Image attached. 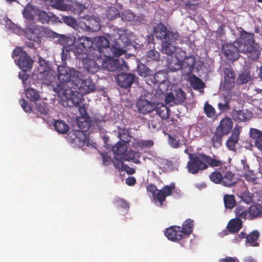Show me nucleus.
I'll list each match as a JSON object with an SVG mask.
<instances>
[{"instance_id": "obj_1", "label": "nucleus", "mask_w": 262, "mask_h": 262, "mask_svg": "<svg viewBox=\"0 0 262 262\" xmlns=\"http://www.w3.org/2000/svg\"><path fill=\"white\" fill-rule=\"evenodd\" d=\"M57 70L58 82L53 85V91L56 93H59L60 89L62 91L70 88L68 85V83L69 82H71L73 86L74 83L77 82L78 76L81 75L80 72L73 68L58 66Z\"/></svg>"}, {"instance_id": "obj_2", "label": "nucleus", "mask_w": 262, "mask_h": 262, "mask_svg": "<svg viewBox=\"0 0 262 262\" xmlns=\"http://www.w3.org/2000/svg\"><path fill=\"white\" fill-rule=\"evenodd\" d=\"M178 54V53H177L173 61H169V59H167L168 68L173 72L182 69L187 74L192 73L195 65L194 58L192 56H185L182 61L179 58Z\"/></svg>"}, {"instance_id": "obj_3", "label": "nucleus", "mask_w": 262, "mask_h": 262, "mask_svg": "<svg viewBox=\"0 0 262 262\" xmlns=\"http://www.w3.org/2000/svg\"><path fill=\"white\" fill-rule=\"evenodd\" d=\"M94 42L92 38L86 36H79L76 38L75 43L72 47V51L76 56L86 54L94 55Z\"/></svg>"}, {"instance_id": "obj_4", "label": "nucleus", "mask_w": 262, "mask_h": 262, "mask_svg": "<svg viewBox=\"0 0 262 262\" xmlns=\"http://www.w3.org/2000/svg\"><path fill=\"white\" fill-rule=\"evenodd\" d=\"M12 57L22 71L27 72L31 70L32 68L33 60L21 48L17 47L13 50Z\"/></svg>"}, {"instance_id": "obj_5", "label": "nucleus", "mask_w": 262, "mask_h": 262, "mask_svg": "<svg viewBox=\"0 0 262 262\" xmlns=\"http://www.w3.org/2000/svg\"><path fill=\"white\" fill-rule=\"evenodd\" d=\"M42 32L46 34L47 37H55L57 36V33L47 28L36 25H32L27 27L26 31V36L30 40L39 42L41 41L40 38L42 35Z\"/></svg>"}, {"instance_id": "obj_6", "label": "nucleus", "mask_w": 262, "mask_h": 262, "mask_svg": "<svg viewBox=\"0 0 262 262\" xmlns=\"http://www.w3.org/2000/svg\"><path fill=\"white\" fill-rule=\"evenodd\" d=\"M94 55L93 57L99 59L101 56L109 57L110 54H107L108 50H111L110 41L107 38L104 36H97L94 38Z\"/></svg>"}, {"instance_id": "obj_7", "label": "nucleus", "mask_w": 262, "mask_h": 262, "mask_svg": "<svg viewBox=\"0 0 262 262\" xmlns=\"http://www.w3.org/2000/svg\"><path fill=\"white\" fill-rule=\"evenodd\" d=\"M38 62L39 64L38 68L39 72L38 76L46 84H52L55 79V73L51 68L49 62L44 59L41 56H39Z\"/></svg>"}, {"instance_id": "obj_8", "label": "nucleus", "mask_w": 262, "mask_h": 262, "mask_svg": "<svg viewBox=\"0 0 262 262\" xmlns=\"http://www.w3.org/2000/svg\"><path fill=\"white\" fill-rule=\"evenodd\" d=\"M125 32V30L122 28L116 27L113 29L112 35L114 36L116 40V45L119 46V47L113 48L112 52L113 55L116 57H119L125 53V51L121 48L122 45L120 43L121 41L122 46H125L127 43V39L126 37Z\"/></svg>"}, {"instance_id": "obj_9", "label": "nucleus", "mask_w": 262, "mask_h": 262, "mask_svg": "<svg viewBox=\"0 0 262 262\" xmlns=\"http://www.w3.org/2000/svg\"><path fill=\"white\" fill-rule=\"evenodd\" d=\"M153 32L156 37L161 40H173L178 38L179 33L168 30L166 26L162 23L157 24L153 28Z\"/></svg>"}, {"instance_id": "obj_10", "label": "nucleus", "mask_w": 262, "mask_h": 262, "mask_svg": "<svg viewBox=\"0 0 262 262\" xmlns=\"http://www.w3.org/2000/svg\"><path fill=\"white\" fill-rule=\"evenodd\" d=\"M188 171L191 174H196L208 168V166L201 159L200 153L198 155H189V160L187 164Z\"/></svg>"}, {"instance_id": "obj_11", "label": "nucleus", "mask_w": 262, "mask_h": 262, "mask_svg": "<svg viewBox=\"0 0 262 262\" xmlns=\"http://www.w3.org/2000/svg\"><path fill=\"white\" fill-rule=\"evenodd\" d=\"M77 82L74 83L73 88L75 89V92L81 96L91 93L95 90V84L90 79L82 80L80 76H79Z\"/></svg>"}, {"instance_id": "obj_12", "label": "nucleus", "mask_w": 262, "mask_h": 262, "mask_svg": "<svg viewBox=\"0 0 262 262\" xmlns=\"http://www.w3.org/2000/svg\"><path fill=\"white\" fill-rule=\"evenodd\" d=\"M58 42L62 46V60H65L66 58L70 56L69 51L72 50L71 48L74 46L76 41V37L72 36H65L64 35H59L57 34Z\"/></svg>"}, {"instance_id": "obj_13", "label": "nucleus", "mask_w": 262, "mask_h": 262, "mask_svg": "<svg viewBox=\"0 0 262 262\" xmlns=\"http://www.w3.org/2000/svg\"><path fill=\"white\" fill-rule=\"evenodd\" d=\"M149 93L146 92L144 94V97L141 96L136 102V107L138 112L142 115H147L152 112L155 108V102L148 100L146 98H148Z\"/></svg>"}, {"instance_id": "obj_14", "label": "nucleus", "mask_w": 262, "mask_h": 262, "mask_svg": "<svg viewBox=\"0 0 262 262\" xmlns=\"http://www.w3.org/2000/svg\"><path fill=\"white\" fill-rule=\"evenodd\" d=\"M57 94L62 100L67 101V102L71 103V104H69L70 106L72 105L75 106H79V104H81V97L82 96L78 93L76 95L72 91L71 88L62 91L60 89V92Z\"/></svg>"}, {"instance_id": "obj_15", "label": "nucleus", "mask_w": 262, "mask_h": 262, "mask_svg": "<svg viewBox=\"0 0 262 262\" xmlns=\"http://www.w3.org/2000/svg\"><path fill=\"white\" fill-rule=\"evenodd\" d=\"M80 24L86 31L91 32L99 31L101 28L99 19L89 15L84 17Z\"/></svg>"}, {"instance_id": "obj_16", "label": "nucleus", "mask_w": 262, "mask_h": 262, "mask_svg": "<svg viewBox=\"0 0 262 262\" xmlns=\"http://www.w3.org/2000/svg\"><path fill=\"white\" fill-rule=\"evenodd\" d=\"M175 189V185L171 183L169 185H165L161 189L158 190L157 193L154 195V200L159 203V206L162 207L163 202L165 201L166 198L170 196Z\"/></svg>"}, {"instance_id": "obj_17", "label": "nucleus", "mask_w": 262, "mask_h": 262, "mask_svg": "<svg viewBox=\"0 0 262 262\" xmlns=\"http://www.w3.org/2000/svg\"><path fill=\"white\" fill-rule=\"evenodd\" d=\"M135 78L136 75L134 74L122 72L117 75L116 81L120 87L127 89L131 87Z\"/></svg>"}, {"instance_id": "obj_18", "label": "nucleus", "mask_w": 262, "mask_h": 262, "mask_svg": "<svg viewBox=\"0 0 262 262\" xmlns=\"http://www.w3.org/2000/svg\"><path fill=\"white\" fill-rule=\"evenodd\" d=\"M222 50L224 55L228 60L234 61L238 58L241 48L238 49L233 44L227 43L223 45Z\"/></svg>"}, {"instance_id": "obj_19", "label": "nucleus", "mask_w": 262, "mask_h": 262, "mask_svg": "<svg viewBox=\"0 0 262 262\" xmlns=\"http://www.w3.org/2000/svg\"><path fill=\"white\" fill-rule=\"evenodd\" d=\"M224 73L223 86L227 91L231 90L235 84V74L231 67L225 68Z\"/></svg>"}, {"instance_id": "obj_20", "label": "nucleus", "mask_w": 262, "mask_h": 262, "mask_svg": "<svg viewBox=\"0 0 262 262\" xmlns=\"http://www.w3.org/2000/svg\"><path fill=\"white\" fill-rule=\"evenodd\" d=\"M239 48H241V52L246 54L251 60H257L260 54L259 48L253 45H241Z\"/></svg>"}, {"instance_id": "obj_21", "label": "nucleus", "mask_w": 262, "mask_h": 262, "mask_svg": "<svg viewBox=\"0 0 262 262\" xmlns=\"http://www.w3.org/2000/svg\"><path fill=\"white\" fill-rule=\"evenodd\" d=\"M164 234L169 240L173 242L185 238L181 231V227L178 226H172L167 228Z\"/></svg>"}, {"instance_id": "obj_22", "label": "nucleus", "mask_w": 262, "mask_h": 262, "mask_svg": "<svg viewBox=\"0 0 262 262\" xmlns=\"http://www.w3.org/2000/svg\"><path fill=\"white\" fill-rule=\"evenodd\" d=\"M82 63L83 68L90 73L94 74L100 69V66L96 60L88 57L83 58Z\"/></svg>"}, {"instance_id": "obj_23", "label": "nucleus", "mask_w": 262, "mask_h": 262, "mask_svg": "<svg viewBox=\"0 0 262 262\" xmlns=\"http://www.w3.org/2000/svg\"><path fill=\"white\" fill-rule=\"evenodd\" d=\"M232 127L233 122L231 119L226 117L221 120L220 125L216 129L224 135H227L230 133Z\"/></svg>"}, {"instance_id": "obj_24", "label": "nucleus", "mask_w": 262, "mask_h": 262, "mask_svg": "<svg viewBox=\"0 0 262 262\" xmlns=\"http://www.w3.org/2000/svg\"><path fill=\"white\" fill-rule=\"evenodd\" d=\"M177 39L178 38H175L172 40L170 39L163 40L162 42L161 52L169 56L174 54L177 50V46L174 45V43Z\"/></svg>"}, {"instance_id": "obj_25", "label": "nucleus", "mask_w": 262, "mask_h": 262, "mask_svg": "<svg viewBox=\"0 0 262 262\" xmlns=\"http://www.w3.org/2000/svg\"><path fill=\"white\" fill-rule=\"evenodd\" d=\"M232 119L236 122H241L248 120L250 117L251 114L245 110H236L233 109L230 113Z\"/></svg>"}, {"instance_id": "obj_26", "label": "nucleus", "mask_w": 262, "mask_h": 262, "mask_svg": "<svg viewBox=\"0 0 262 262\" xmlns=\"http://www.w3.org/2000/svg\"><path fill=\"white\" fill-rule=\"evenodd\" d=\"M250 135L253 140L255 146L258 149L262 150V131L255 128H251Z\"/></svg>"}, {"instance_id": "obj_27", "label": "nucleus", "mask_w": 262, "mask_h": 262, "mask_svg": "<svg viewBox=\"0 0 262 262\" xmlns=\"http://www.w3.org/2000/svg\"><path fill=\"white\" fill-rule=\"evenodd\" d=\"M77 124L80 133L86 132L91 126V119L89 116H80L77 119Z\"/></svg>"}, {"instance_id": "obj_28", "label": "nucleus", "mask_w": 262, "mask_h": 262, "mask_svg": "<svg viewBox=\"0 0 262 262\" xmlns=\"http://www.w3.org/2000/svg\"><path fill=\"white\" fill-rule=\"evenodd\" d=\"M200 156L203 162L205 163L208 166H209L211 167L222 166L223 162L220 160L212 158L204 153H200Z\"/></svg>"}, {"instance_id": "obj_29", "label": "nucleus", "mask_w": 262, "mask_h": 262, "mask_svg": "<svg viewBox=\"0 0 262 262\" xmlns=\"http://www.w3.org/2000/svg\"><path fill=\"white\" fill-rule=\"evenodd\" d=\"M157 114L162 119L169 118L170 109L165 105L161 103H155V110Z\"/></svg>"}, {"instance_id": "obj_30", "label": "nucleus", "mask_w": 262, "mask_h": 262, "mask_svg": "<svg viewBox=\"0 0 262 262\" xmlns=\"http://www.w3.org/2000/svg\"><path fill=\"white\" fill-rule=\"evenodd\" d=\"M239 132L234 129L226 142V146L230 150H235V144L239 140Z\"/></svg>"}, {"instance_id": "obj_31", "label": "nucleus", "mask_w": 262, "mask_h": 262, "mask_svg": "<svg viewBox=\"0 0 262 262\" xmlns=\"http://www.w3.org/2000/svg\"><path fill=\"white\" fill-rule=\"evenodd\" d=\"M242 227V221L239 219L231 220L228 223L227 228L228 231L231 233H236Z\"/></svg>"}, {"instance_id": "obj_32", "label": "nucleus", "mask_w": 262, "mask_h": 262, "mask_svg": "<svg viewBox=\"0 0 262 262\" xmlns=\"http://www.w3.org/2000/svg\"><path fill=\"white\" fill-rule=\"evenodd\" d=\"M74 143L79 147H82L85 145L86 146H90L92 144L90 142V140L88 139L86 135L83 133H79L74 139Z\"/></svg>"}, {"instance_id": "obj_33", "label": "nucleus", "mask_w": 262, "mask_h": 262, "mask_svg": "<svg viewBox=\"0 0 262 262\" xmlns=\"http://www.w3.org/2000/svg\"><path fill=\"white\" fill-rule=\"evenodd\" d=\"M194 226L193 221L188 219L183 223L181 231L185 237H188L193 231Z\"/></svg>"}, {"instance_id": "obj_34", "label": "nucleus", "mask_w": 262, "mask_h": 262, "mask_svg": "<svg viewBox=\"0 0 262 262\" xmlns=\"http://www.w3.org/2000/svg\"><path fill=\"white\" fill-rule=\"evenodd\" d=\"M53 126L55 130L61 134L67 133L69 130L68 125L61 120H55Z\"/></svg>"}, {"instance_id": "obj_35", "label": "nucleus", "mask_w": 262, "mask_h": 262, "mask_svg": "<svg viewBox=\"0 0 262 262\" xmlns=\"http://www.w3.org/2000/svg\"><path fill=\"white\" fill-rule=\"evenodd\" d=\"M248 217L250 220H252L256 217H262V211L259 207L252 205L248 208Z\"/></svg>"}, {"instance_id": "obj_36", "label": "nucleus", "mask_w": 262, "mask_h": 262, "mask_svg": "<svg viewBox=\"0 0 262 262\" xmlns=\"http://www.w3.org/2000/svg\"><path fill=\"white\" fill-rule=\"evenodd\" d=\"M234 174L231 171H228L223 176L222 183L223 185L226 187H232L236 184V182L234 181Z\"/></svg>"}, {"instance_id": "obj_37", "label": "nucleus", "mask_w": 262, "mask_h": 262, "mask_svg": "<svg viewBox=\"0 0 262 262\" xmlns=\"http://www.w3.org/2000/svg\"><path fill=\"white\" fill-rule=\"evenodd\" d=\"M125 61L122 59L120 61L119 59H115L107 62L106 68L110 71H114L122 69V64H125Z\"/></svg>"}, {"instance_id": "obj_38", "label": "nucleus", "mask_w": 262, "mask_h": 262, "mask_svg": "<svg viewBox=\"0 0 262 262\" xmlns=\"http://www.w3.org/2000/svg\"><path fill=\"white\" fill-rule=\"evenodd\" d=\"M254 34L249 33L244 30L240 32V38L244 41V45H252L255 41Z\"/></svg>"}, {"instance_id": "obj_39", "label": "nucleus", "mask_w": 262, "mask_h": 262, "mask_svg": "<svg viewBox=\"0 0 262 262\" xmlns=\"http://www.w3.org/2000/svg\"><path fill=\"white\" fill-rule=\"evenodd\" d=\"M189 80L191 86L194 90L203 89L205 86V83L203 81L194 75L190 76Z\"/></svg>"}, {"instance_id": "obj_40", "label": "nucleus", "mask_w": 262, "mask_h": 262, "mask_svg": "<svg viewBox=\"0 0 262 262\" xmlns=\"http://www.w3.org/2000/svg\"><path fill=\"white\" fill-rule=\"evenodd\" d=\"M224 136V134L215 130L213 137L211 139V144L214 148H217L222 145V138Z\"/></svg>"}, {"instance_id": "obj_41", "label": "nucleus", "mask_w": 262, "mask_h": 262, "mask_svg": "<svg viewBox=\"0 0 262 262\" xmlns=\"http://www.w3.org/2000/svg\"><path fill=\"white\" fill-rule=\"evenodd\" d=\"M137 73L139 76L144 77H147L152 75L151 70L141 62L138 63Z\"/></svg>"}, {"instance_id": "obj_42", "label": "nucleus", "mask_w": 262, "mask_h": 262, "mask_svg": "<svg viewBox=\"0 0 262 262\" xmlns=\"http://www.w3.org/2000/svg\"><path fill=\"white\" fill-rule=\"evenodd\" d=\"M234 213L236 217H237L236 219H247L248 208L243 205H237L234 210Z\"/></svg>"}, {"instance_id": "obj_43", "label": "nucleus", "mask_w": 262, "mask_h": 262, "mask_svg": "<svg viewBox=\"0 0 262 262\" xmlns=\"http://www.w3.org/2000/svg\"><path fill=\"white\" fill-rule=\"evenodd\" d=\"M127 148L124 142H118L113 146L112 150L115 155H123L126 151Z\"/></svg>"}, {"instance_id": "obj_44", "label": "nucleus", "mask_w": 262, "mask_h": 262, "mask_svg": "<svg viewBox=\"0 0 262 262\" xmlns=\"http://www.w3.org/2000/svg\"><path fill=\"white\" fill-rule=\"evenodd\" d=\"M34 9V8L32 5L28 4L22 11L23 17L29 21H32L34 19V15L32 14Z\"/></svg>"}, {"instance_id": "obj_45", "label": "nucleus", "mask_w": 262, "mask_h": 262, "mask_svg": "<svg viewBox=\"0 0 262 262\" xmlns=\"http://www.w3.org/2000/svg\"><path fill=\"white\" fill-rule=\"evenodd\" d=\"M223 200L226 208L231 209L235 206L236 201L233 194H225Z\"/></svg>"}, {"instance_id": "obj_46", "label": "nucleus", "mask_w": 262, "mask_h": 262, "mask_svg": "<svg viewBox=\"0 0 262 262\" xmlns=\"http://www.w3.org/2000/svg\"><path fill=\"white\" fill-rule=\"evenodd\" d=\"M26 96L32 101H36L40 99V95L38 91L33 88H29L26 90Z\"/></svg>"}, {"instance_id": "obj_47", "label": "nucleus", "mask_w": 262, "mask_h": 262, "mask_svg": "<svg viewBox=\"0 0 262 262\" xmlns=\"http://www.w3.org/2000/svg\"><path fill=\"white\" fill-rule=\"evenodd\" d=\"M176 103H181L184 101L186 97L185 93L180 88H177L174 90Z\"/></svg>"}, {"instance_id": "obj_48", "label": "nucleus", "mask_w": 262, "mask_h": 262, "mask_svg": "<svg viewBox=\"0 0 262 262\" xmlns=\"http://www.w3.org/2000/svg\"><path fill=\"white\" fill-rule=\"evenodd\" d=\"M120 12L117 8L115 7H110L108 8L106 16L110 20H113L119 17Z\"/></svg>"}, {"instance_id": "obj_49", "label": "nucleus", "mask_w": 262, "mask_h": 262, "mask_svg": "<svg viewBox=\"0 0 262 262\" xmlns=\"http://www.w3.org/2000/svg\"><path fill=\"white\" fill-rule=\"evenodd\" d=\"M251 80V77L250 72L245 71L239 75L236 81L239 84H243L248 82Z\"/></svg>"}, {"instance_id": "obj_50", "label": "nucleus", "mask_w": 262, "mask_h": 262, "mask_svg": "<svg viewBox=\"0 0 262 262\" xmlns=\"http://www.w3.org/2000/svg\"><path fill=\"white\" fill-rule=\"evenodd\" d=\"M259 236L258 231H254L250 233L246 236V242L249 243L252 246H257V244H255V242L257 240Z\"/></svg>"}, {"instance_id": "obj_51", "label": "nucleus", "mask_w": 262, "mask_h": 262, "mask_svg": "<svg viewBox=\"0 0 262 262\" xmlns=\"http://www.w3.org/2000/svg\"><path fill=\"white\" fill-rule=\"evenodd\" d=\"M209 178L210 180L215 184H220L223 180V176L220 171H214L212 172Z\"/></svg>"}, {"instance_id": "obj_52", "label": "nucleus", "mask_w": 262, "mask_h": 262, "mask_svg": "<svg viewBox=\"0 0 262 262\" xmlns=\"http://www.w3.org/2000/svg\"><path fill=\"white\" fill-rule=\"evenodd\" d=\"M114 203L116 204V206L118 207L125 209L127 211H128L129 208L128 202L122 198L119 197L116 198L114 201Z\"/></svg>"}, {"instance_id": "obj_53", "label": "nucleus", "mask_w": 262, "mask_h": 262, "mask_svg": "<svg viewBox=\"0 0 262 262\" xmlns=\"http://www.w3.org/2000/svg\"><path fill=\"white\" fill-rule=\"evenodd\" d=\"M146 56L149 60L159 61L160 58L159 52L154 49L148 51L146 53Z\"/></svg>"}, {"instance_id": "obj_54", "label": "nucleus", "mask_w": 262, "mask_h": 262, "mask_svg": "<svg viewBox=\"0 0 262 262\" xmlns=\"http://www.w3.org/2000/svg\"><path fill=\"white\" fill-rule=\"evenodd\" d=\"M50 12L47 13L45 11H39L38 13V19L42 24L49 23Z\"/></svg>"}, {"instance_id": "obj_55", "label": "nucleus", "mask_w": 262, "mask_h": 262, "mask_svg": "<svg viewBox=\"0 0 262 262\" xmlns=\"http://www.w3.org/2000/svg\"><path fill=\"white\" fill-rule=\"evenodd\" d=\"M204 110L205 113L208 117H212L215 114V109L207 102L205 103Z\"/></svg>"}, {"instance_id": "obj_56", "label": "nucleus", "mask_w": 262, "mask_h": 262, "mask_svg": "<svg viewBox=\"0 0 262 262\" xmlns=\"http://www.w3.org/2000/svg\"><path fill=\"white\" fill-rule=\"evenodd\" d=\"M118 136L120 140L123 142H128L129 141L128 131L126 129H120L118 132Z\"/></svg>"}, {"instance_id": "obj_57", "label": "nucleus", "mask_w": 262, "mask_h": 262, "mask_svg": "<svg viewBox=\"0 0 262 262\" xmlns=\"http://www.w3.org/2000/svg\"><path fill=\"white\" fill-rule=\"evenodd\" d=\"M244 177L246 181L249 182H251L254 184L257 183V178L252 171H248L247 173H245L244 175Z\"/></svg>"}, {"instance_id": "obj_58", "label": "nucleus", "mask_w": 262, "mask_h": 262, "mask_svg": "<svg viewBox=\"0 0 262 262\" xmlns=\"http://www.w3.org/2000/svg\"><path fill=\"white\" fill-rule=\"evenodd\" d=\"M62 19L65 24L69 26L74 27L76 25L75 19L72 16H62Z\"/></svg>"}, {"instance_id": "obj_59", "label": "nucleus", "mask_w": 262, "mask_h": 262, "mask_svg": "<svg viewBox=\"0 0 262 262\" xmlns=\"http://www.w3.org/2000/svg\"><path fill=\"white\" fill-rule=\"evenodd\" d=\"M35 104L36 105V108L39 112L45 115L48 114L49 110L46 104L43 102H41L38 104L36 103Z\"/></svg>"}, {"instance_id": "obj_60", "label": "nucleus", "mask_w": 262, "mask_h": 262, "mask_svg": "<svg viewBox=\"0 0 262 262\" xmlns=\"http://www.w3.org/2000/svg\"><path fill=\"white\" fill-rule=\"evenodd\" d=\"M134 14L129 11H125L121 15L122 20L126 21H130L134 19Z\"/></svg>"}, {"instance_id": "obj_61", "label": "nucleus", "mask_w": 262, "mask_h": 262, "mask_svg": "<svg viewBox=\"0 0 262 262\" xmlns=\"http://www.w3.org/2000/svg\"><path fill=\"white\" fill-rule=\"evenodd\" d=\"M154 142L152 140H140L138 142V145L140 148H149L152 146Z\"/></svg>"}, {"instance_id": "obj_62", "label": "nucleus", "mask_w": 262, "mask_h": 262, "mask_svg": "<svg viewBox=\"0 0 262 262\" xmlns=\"http://www.w3.org/2000/svg\"><path fill=\"white\" fill-rule=\"evenodd\" d=\"M230 100H226L225 103H219L218 107L221 111H227L230 110Z\"/></svg>"}, {"instance_id": "obj_63", "label": "nucleus", "mask_w": 262, "mask_h": 262, "mask_svg": "<svg viewBox=\"0 0 262 262\" xmlns=\"http://www.w3.org/2000/svg\"><path fill=\"white\" fill-rule=\"evenodd\" d=\"M19 103L26 112L29 113L32 111L31 107L28 105L27 102L24 99H20Z\"/></svg>"}, {"instance_id": "obj_64", "label": "nucleus", "mask_w": 262, "mask_h": 262, "mask_svg": "<svg viewBox=\"0 0 262 262\" xmlns=\"http://www.w3.org/2000/svg\"><path fill=\"white\" fill-rule=\"evenodd\" d=\"M168 142L169 144L173 148H178L180 147V143L174 137L169 135Z\"/></svg>"}]
</instances>
